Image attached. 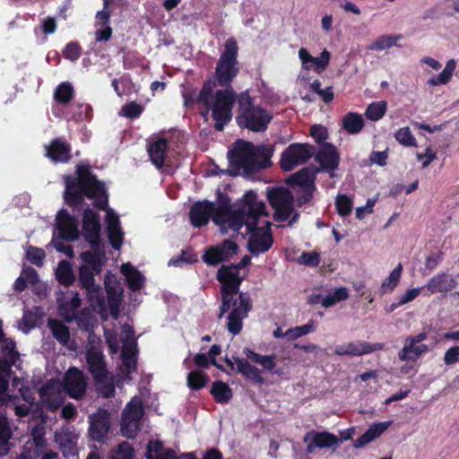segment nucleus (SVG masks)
Masks as SVG:
<instances>
[{"label": "nucleus", "instance_id": "obj_1", "mask_svg": "<svg viewBox=\"0 0 459 459\" xmlns=\"http://www.w3.org/2000/svg\"><path fill=\"white\" fill-rule=\"evenodd\" d=\"M104 255V253L99 248L82 253V264L80 267L79 281L82 287L86 290L91 306L100 315L101 318L107 320L108 316H111L117 320L119 316V306L123 293L120 282L114 274L106 275V299L100 286L94 281V275L100 273Z\"/></svg>", "mask_w": 459, "mask_h": 459}, {"label": "nucleus", "instance_id": "obj_2", "mask_svg": "<svg viewBox=\"0 0 459 459\" xmlns=\"http://www.w3.org/2000/svg\"><path fill=\"white\" fill-rule=\"evenodd\" d=\"M263 212L264 203L257 200V195L254 191H248L240 204L231 208L224 204L198 202L192 206L189 216L195 227L206 225L212 218L223 232H228L239 230L244 220L250 227L255 222V216Z\"/></svg>", "mask_w": 459, "mask_h": 459}, {"label": "nucleus", "instance_id": "obj_3", "mask_svg": "<svg viewBox=\"0 0 459 459\" xmlns=\"http://www.w3.org/2000/svg\"><path fill=\"white\" fill-rule=\"evenodd\" d=\"M247 272H240L239 266L223 265L217 273L221 283L222 304L220 307L219 317L229 312L227 319L228 331L236 335L243 327V320L247 316L252 305L249 298L244 293H238L239 285L246 277Z\"/></svg>", "mask_w": 459, "mask_h": 459}, {"label": "nucleus", "instance_id": "obj_4", "mask_svg": "<svg viewBox=\"0 0 459 459\" xmlns=\"http://www.w3.org/2000/svg\"><path fill=\"white\" fill-rule=\"evenodd\" d=\"M76 172V178L70 177L65 178V202L71 206L77 207L82 204L84 196H87L93 200L97 207L104 209L108 204L104 185L91 175L90 168L86 165H78Z\"/></svg>", "mask_w": 459, "mask_h": 459}, {"label": "nucleus", "instance_id": "obj_5", "mask_svg": "<svg viewBox=\"0 0 459 459\" xmlns=\"http://www.w3.org/2000/svg\"><path fill=\"white\" fill-rule=\"evenodd\" d=\"M243 352L247 359L226 358L225 361L231 368L236 367L243 377L253 383L259 385L264 383L263 372L275 375L281 374V369L277 368L276 354L263 355L247 348Z\"/></svg>", "mask_w": 459, "mask_h": 459}, {"label": "nucleus", "instance_id": "obj_6", "mask_svg": "<svg viewBox=\"0 0 459 459\" xmlns=\"http://www.w3.org/2000/svg\"><path fill=\"white\" fill-rule=\"evenodd\" d=\"M197 102L205 107V110L202 112L204 117L208 115L211 108L212 116L216 122L215 128L221 131L231 120L235 92L232 89H226L212 93L210 84H205L197 97Z\"/></svg>", "mask_w": 459, "mask_h": 459}, {"label": "nucleus", "instance_id": "obj_7", "mask_svg": "<svg viewBox=\"0 0 459 459\" xmlns=\"http://www.w3.org/2000/svg\"><path fill=\"white\" fill-rule=\"evenodd\" d=\"M85 358L88 370L98 385L99 393L106 398L112 396L115 392L114 379L108 375L100 340L92 334L89 335Z\"/></svg>", "mask_w": 459, "mask_h": 459}, {"label": "nucleus", "instance_id": "obj_8", "mask_svg": "<svg viewBox=\"0 0 459 459\" xmlns=\"http://www.w3.org/2000/svg\"><path fill=\"white\" fill-rule=\"evenodd\" d=\"M272 151L265 146H255L251 143L238 141L230 152V162L243 169L247 173L267 167Z\"/></svg>", "mask_w": 459, "mask_h": 459}, {"label": "nucleus", "instance_id": "obj_9", "mask_svg": "<svg viewBox=\"0 0 459 459\" xmlns=\"http://www.w3.org/2000/svg\"><path fill=\"white\" fill-rule=\"evenodd\" d=\"M121 337L117 338V333L113 330L105 329L106 342L108 345L110 353H117L122 349V361L125 370L126 371V378H131L130 375L136 368L135 359V339L131 326L125 324L120 327Z\"/></svg>", "mask_w": 459, "mask_h": 459}, {"label": "nucleus", "instance_id": "obj_10", "mask_svg": "<svg viewBox=\"0 0 459 459\" xmlns=\"http://www.w3.org/2000/svg\"><path fill=\"white\" fill-rule=\"evenodd\" d=\"M239 115L238 123L239 126H245L251 131H264L273 116L266 109L255 106L247 91L240 93L238 97Z\"/></svg>", "mask_w": 459, "mask_h": 459}, {"label": "nucleus", "instance_id": "obj_11", "mask_svg": "<svg viewBox=\"0 0 459 459\" xmlns=\"http://www.w3.org/2000/svg\"><path fill=\"white\" fill-rule=\"evenodd\" d=\"M267 199L273 209V218L277 221L288 219L289 226L298 221L299 213L294 210V198L290 190L283 186L268 188Z\"/></svg>", "mask_w": 459, "mask_h": 459}, {"label": "nucleus", "instance_id": "obj_12", "mask_svg": "<svg viewBox=\"0 0 459 459\" xmlns=\"http://www.w3.org/2000/svg\"><path fill=\"white\" fill-rule=\"evenodd\" d=\"M238 48L236 40L233 39H227L224 51L220 56L215 69L216 80L221 86L229 85L238 74Z\"/></svg>", "mask_w": 459, "mask_h": 459}, {"label": "nucleus", "instance_id": "obj_13", "mask_svg": "<svg viewBox=\"0 0 459 459\" xmlns=\"http://www.w3.org/2000/svg\"><path fill=\"white\" fill-rule=\"evenodd\" d=\"M266 216L267 212L265 210V204H264V212L255 216V219L254 220L255 222L250 227L247 226L246 220L243 221L241 225V228L244 225L246 226V234H250L248 240V249L255 255L269 250L273 242V236L270 232L271 223L269 221H265L263 227L255 228L259 220L262 217Z\"/></svg>", "mask_w": 459, "mask_h": 459}, {"label": "nucleus", "instance_id": "obj_14", "mask_svg": "<svg viewBox=\"0 0 459 459\" xmlns=\"http://www.w3.org/2000/svg\"><path fill=\"white\" fill-rule=\"evenodd\" d=\"M56 226L58 237L55 236L53 238V246L57 251L73 257V248L70 245L65 243L64 239L74 240L78 238L79 230L75 220L67 212L62 210L56 215Z\"/></svg>", "mask_w": 459, "mask_h": 459}, {"label": "nucleus", "instance_id": "obj_15", "mask_svg": "<svg viewBox=\"0 0 459 459\" xmlns=\"http://www.w3.org/2000/svg\"><path fill=\"white\" fill-rule=\"evenodd\" d=\"M143 414L142 400L137 396L133 397L123 411L121 431L124 436L134 437L136 435Z\"/></svg>", "mask_w": 459, "mask_h": 459}, {"label": "nucleus", "instance_id": "obj_16", "mask_svg": "<svg viewBox=\"0 0 459 459\" xmlns=\"http://www.w3.org/2000/svg\"><path fill=\"white\" fill-rule=\"evenodd\" d=\"M313 155V148L306 143H292L281 157V167L285 171H290L305 163Z\"/></svg>", "mask_w": 459, "mask_h": 459}, {"label": "nucleus", "instance_id": "obj_17", "mask_svg": "<svg viewBox=\"0 0 459 459\" xmlns=\"http://www.w3.org/2000/svg\"><path fill=\"white\" fill-rule=\"evenodd\" d=\"M65 390L63 384L56 379L46 382L39 390L42 403L50 411H56L64 403Z\"/></svg>", "mask_w": 459, "mask_h": 459}, {"label": "nucleus", "instance_id": "obj_18", "mask_svg": "<svg viewBox=\"0 0 459 459\" xmlns=\"http://www.w3.org/2000/svg\"><path fill=\"white\" fill-rule=\"evenodd\" d=\"M301 63V69L304 71H314L322 74L328 66L331 60V53L325 48L318 56H313L305 48H299L298 52Z\"/></svg>", "mask_w": 459, "mask_h": 459}, {"label": "nucleus", "instance_id": "obj_19", "mask_svg": "<svg viewBox=\"0 0 459 459\" xmlns=\"http://www.w3.org/2000/svg\"><path fill=\"white\" fill-rule=\"evenodd\" d=\"M63 386L66 394L74 399L83 396L87 382L82 371L76 368H69L64 377Z\"/></svg>", "mask_w": 459, "mask_h": 459}, {"label": "nucleus", "instance_id": "obj_20", "mask_svg": "<svg viewBox=\"0 0 459 459\" xmlns=\"http://www.w3.org/2000/svg\"><path fill=\"white\" fill-rule=\"evenodd\" d=\"M238 251V246L231 240H225L221 245L210 247L204 254V261L210 265L230 259Z\"/></svg>", "mask_w": 459, "mask_h": 459}, {"label": "nucleus", "instance_id": "obj_21", "mask_svg": "<svg viewBox=\"0 0 459 459\" xmlns=\"http://www.w3.org/2000/svg\"><path fill=\"white\" fill-rule=\"evenodd\" d=\"M304 442L307 444V452L311 454L316 448H327L337 445L339 438L327 431L311 430L305 435Z\"/></svg>", "mask_w": 459, "mask_h": 459}, {"label": "nucleus", "instance_id": "obj_22", "mask_svg": "<svg viewBox=\"0 0 459 459\" xmlns=\"http://www.w3.org/2000/svg\"><path fill=\"white\" fill-rule=\"evenodd\" d=\"M381 349L382 344L380 343L370 344L365 342H351L336 345L334 354L339 356H361Z\"/></svg>", "mask_w": 459, "mask_h": 459}, {"label": "nucleus", "instance_id": "obj_23", "mask_svg": "<svg viewBox=\"0 0 459 459\" xmlns=\"http://www.w3.org/2000/svg\"><path fill=\"white\" fill-rule=\"evenodd\" d=\"M58 314L66 322L74 320L76 309L81 306V299L77 292L68 291L58 299Z\"/></svg>", "mask_w": 459, "mask_h": 459}, {"label": "nucleus", "instance_id": "obj_24", "mask_svg": "<svg viewBox=\"0 0 459 459\" xmlns=\"http://www.w3.org/2000/svg\"><path fill=\"white\" fill-rule=\"evenodd\" d=\"M90 435L92 439L100 441L109 430V414L105 410H99L90 416Z\"/></svg>", "mask_w": 459, "mask_h": 459}, {"label": "nucleus", "instance_id": "obj_25", "mask_svg": "<svg viewBox=\"0 0 459 459\" xmlns=\"http://www.w3.org/2000/svg\"><path fill=\"white\" fill-rule=\"evenodd\" d=\"M100 230V224L98 215L91 210H86L83 215L82 233L92 247L99 243Z\"/></svg>", "mask_w": 459, "mask_h": 459}, {"label": "nucleus", "instance_id": "obj_26", "mask_svg": "<svg viewBox=\"0 0 459 459\" xmlns=\"http://www.w3.org/2000/svg\"><path fill=\"white\" fill-rule=\"evenodd\" d=\"M106 223L108 237L111 246L116 249H119L123 243L124 233L120 227L117 214L111 209H108L106 212Z\"/></svg>", "mask_w": 459, "mask_h": 459}, {"label": "nucleus", "instance_id": "obj_27", "mask_svg": "<svg viewBox=\"0 0 459 459\" xmlns=\"http://www.w3.org/2000/svg\"><path fill=\"white\" fill-rule=\"evenodd\" d=\"M46 156L54 162H65L71 157L70 146L61 139H56L45 146Z\"/></svg>", "mask_w": 459, "mask_h": 459}, {"label": "nucleus", "instance_id": "obj_28", "mask_svg": "<svg viewBox=\"0 0 459 459\" xmlns=\"http://www.w3.org/2000/svg\"><path fill=\"white\" fill-rule=\"evenodd\" d=\"M428 351V345L416 343L413 340L406 338L403 349L398 353V358L403 361L415 362L418 358Z\"/></svg>", "mask_w": 459, "mask_h": 459}, {"label": "nucleus", "instance_id": "obj_29", "mask_svg": "<svg viewBox=\"0 0 459 459\" xmlns=\"http://www.w3.org/2000/svg\"><path fill=\"white\" fill-rule=\"evenodd\" d=\"M148 152L152 163L158 168L165 164L168 152L167 141L162 138H152L150 141Z\"/></svg>", "mask_w": 459, "mask_h": 459}, {"label": "nucleus", "instance_id": "obj_30", "mask_svg": "<svg viewBox=\"0 0 459 459\" xmlns=\"http://www.w3.org/2000/svg\"><path fill=\"white\" fill-rule=\"evenodd\" d=\"M391 420L372 424L360 437L354 441L353 446L355 448H361L365 446L379 437L391 426Z\"/></svg>", "mask_w": 459, "mask_h": 459}, {"label": "nucleus", "instance_id": "obj_31", "mask_svg": "<svg viewBox=\"0 0 459 459\" xmlns=\"http://www.w3.org/2000/svg\"><path fill=\"white\" fill-rule=\"evenodd\" d=\"M455 281L452 275L446 273H439L432 277L423 287L433 294L437 292H447L454 290Z\"/></svg>", "mask_w": 459, "mask_h": 459}, {"label": "nucleus", "instance_id": "obj_32", "mask_svg": "<svg viewBox=\"0 0 459 459\" xmlns=\"http://www.w3.org/2000/svg\"><path fill=\"white\" fill-rule=\"evenodd\" d=\"M316 159L324 169L329 171L337 169L340 160L335 147L330 143H325L321 146Z\"/></svg>", "mask_w": 459, "mask_h": 459}, {"label": "nucleus", "instance_id": "obj_33", "mask_svg": "<svg viewBox=\"0 0 459 459\" xmlns=\"http://www.w3.org/2000/svg\"><path fill=\"white\" fill-rule=\"evenodd\" d=\"M121 273L125 275L131 290H139L144 286L145 277L131 264H123L121 265Z\"/></svg>", "mask_w": 459, "mask_h": 459}, {"label": "nucleus", "instance_id": "obj_34", "mask_svg": "<svg viewBox=\"0 0 459 459\" xmlns=\"http://www.w3.org/2000/svg\"><path fill=\"white\" fill-rule=\"evenodd\" d=\"M402 39L401 35L383 34L376 38L368 46V49L371 51L382 52L387 51L394 47L400 48L398 41Z\"/></svg>", "mask_w": 459, "mask_h": 459}, {"label": "nucleus", "instance_id": "obj_35", "mask_svg": "<svg viewBox=\"0 0 459 459\" xmlns=\"http://www.w3.org/2000/svg\"><path fill=\"white\" fill-rule=\"evenodd\" d=\"M55 438L62 448L71 449L76 445L79 434L72 427H63L56 431Z\"/></svg>", "mask_w": 459, "mask_h": 459}, {"label": "nucleus", "instance_id": "obj_36", "mask_svg": "<svg viewBox=\"0 0 459 459\" xmlns=\"http://www.w3.org/2000/svg\"><path fill=\"white\" fill-rule=\"evenodd\" d=\"M48 325L51 330L53 336L63 345L73 348L70 343V332L69 328L62 322L56 319H48Z\"/></svg>", "mask_w": 459, "mask_h": 459}, {"label": "nucleus", "instance_id": "obj_37", "mask_svg": "<svg viewBox=\"0 0 459 459\" xmlns=\"http://www.w3.org/2000/svg\"><path fill=\"white\" fill-rule=\"evenodd\" d=\"M423 287L408 289L404 293L399 295L396 300L385 307L386 314H391L398 307L413 301L420 295Z\"/></svg>", "mask_w": 459, "mask_h": 459}, {"label": "nucleus", "instance_id": "obj_38", "mask_svg": "<svg viewBox=\"0 0 459 459\" xmlns=\"http://www.w3.org/2000/svg\"><path fill=\"white\" fill-rule=\"evenodd\" d=\"M403 273V264H398L389 275L382 281L379 288L381 295L389 294L398 286Z\"/></svg>", "mask_w": 459, "mask_h": 459}, {"label": "nucleus", "instance_id": "obj_39", "mask_svg": "<svg viewBox=\"0 0 459 459\" xmlns=\"http://www.w3.org/2000/svg\"><path fill=\"white\" fill-rule=\"evenodd\" d=\"M342 126L351 134H359L364 127L363 117L358 113L349 112L342 117Z\"/></svg>", "mask_w": 459, "mask_h": 459}, {"label": "nucleus", "instance_id": "obj_40", "mask_svg": "<svg viewBox=\"0 0 459 459\" xmlns=\"http://www.w3.org/2000/svg\"><path fill=\"white\" fill-rule=\"evenodd\" d=\"M456 68V62L455 59H450L446 62L445 68L438 74L429 78L427 83L430 86H438L441 84L448 83Z\"/></svg>", "mask_w": 459, "mask_h": 459}, {"label": "nucleus", "instance_id": "obj_41", "mask_svg": "<svg viewBox=\"0 0 459 459\" xmlns=\"http://www.w3.org/2000/svg\"><path fill=\"white\" fill-rule=\"evenodd\" d=\"M148 459H177L171 449H164L160 441H152L147 449Z\"/></svg>", "mask_w": 459, "mask_h": 459}, {"label": "nucleus", "instance_id": "obj_42", "mask_svg": "<svg viewBox=\"0 0 459 459\" xmlns=\"http://www.w3.org/2000/svg\"><path fill=\"white\" fill-rule=\"evenodd\" d=\"M12 431L6 417L0 412V455H5L9 451V439Z\"/></svg>", "mask_w": 459, "mask_h": 459}, {"label": "nucleus", "instance_id": "obj_43", "mask_svg": "<svg viewBox=\"0 0 459 459\" xmlns=\"http://www.w3.org/2000/svg\"><path fill=\"white\" fill-rule=\"evenodd\" d=\"M56 275L57 281L66 286L71 285L75 280L70 263L65 260L58 264Z\"/></svg>", "mask_w": 459, "mask_h": 459}, {"label": "nucleus", "instance_id": "obj_44", "mask_svg": "<svg viewBox=\"0 0 459 459\" xmlns=\"http://www.w3.org/2000/svg\"><path fill=\"white\" fill-rule=\"evenodd\" d=\"M348 297L349 290L347 288H337L330 291L325 298L322 299L321 305L324 307H330L340 301L347 299Z\"/></svg>", "mask_w": 459, "mask_h": 459}, {"label": "nucleus", "instance_id": "obj_45", "mask_svg": "<svg viewBox=\"0 0 459 459\" xmlns=\"http://www.w3.org/2000/svg\"><path fill=\"white\" fill-rule=\"evenodd\" d=\"M216 402L224 403L229 402L232 394L229 385L223 382H214L211 390Z\"/></svg>", "mask_w": 459, "mask_h": 459}, {"label": "nucleus", "instance_id": "obj_46", "mask_svg": "<svg viewBox=\"0 0 459 459\" xmlns=\"http://www.w3.org/2000/svg\"><path fill=\"white\" fill-rule=\"evenodd\" d=\"M8 376L9 365L5 360L0 358V405L8 398V394H6L8 388Z\"/></svg>", "mask_w": 459, "mask_h": 459}, {"label": "nucleus", "instance_id": "obj_47", "mask_svg": "<svg viewBox=\"0 0 459 459\" xmlns=\"http://www.w3.org/2000/svg\"><path fill=\"white\" fill-rule=\"evenodd\" d=\"M316 325L314 322L306 325L289 328L287 330V341H295L302 336L314 333Z\"/></svg>", "mask_w": 459, "mask_h": 459}, {"label": "nucleus", "instance_id": "obj_48", "mask_svg": "<svg viewBox=\"0 0 459 459\" xmlns=\"http://www.w3.org/2000/svg\"><path fill=\"white\" fill-rule=\"evenodd\" d=\"M386 112V102L385 101H377L371 103L366 112V117L372 121L379 120L384 117Z\"/></svg>", "mask_w": 459, "mask_h": 459}, {"label": "nucleus", "instance_id": "obj_49", "mask_svg": "<svg viewBox=\"0 0 459 459\" xmlns=\"http://www.w3.org/2000/svg\"><path fill=\"white\" fill-rule=\"evenodd\" d=\"M208 382V377L200 370H193L187 376V385L191 389L198 390Z\"/></svg>", "mask_w": 459, "mask_h": 459}, {"label": "nucleus", "instance_id": "obj_50", "mask_svg": "<svg viewBox=\"0 0 459 459\" xmlns=\"http://www.w3.org/2000/svg\"><path fill=\"white\" fill-rule=\"evenodd\" d=\"M394 137L400 144L407 147H414L417 144L416 139L408 126L398 129Z\"/></svg>", "mask_w": 459, "mask_h": 459}, {"label": "nucleus", "instance_id": "obj_51", "mask_svg": "<svg viewBox=\"0 0 459 459\" xmlns=\"http://www.w3.org/2000/svg\"><path fill=\"white\" fill-rule=\"evenodd\" d=\"M197 260V255L191 250H184L182 253L175 257H172L168 264L169 266L181 267L186 264H192Z\"/></svg>", "mask_w": 459, "mask_h": 459}, {"label": "nucleus", "instance_id": "obj_52", "mask_svg": "<svg viewBox=\"0 0 459 459\" xmlns=\"http://www.w3.org/2000/svg\"><path fill=\"white\" fill-rule=\"evenodd\" d=\"M74 90L70 83L63 82L55 91V98L60 103H67L73 97Z\"/></svg>", "mask_w": 459, "mask_h": 459}, {"label": "nucleus", "instance_id": "obj_53", "mask_svg": "<svg viewBox=\"0 0 459 459\" xmlns=\"http://www.w3.org/2000/svg\"><path fill=\"white\" fill-rule=\"evenodd\" d=\"M143 108L141 105L137 104L134 101L126 104L119 111V115L128 117V118H136L138 117Z\"/></svg>", "mask_w": 459, "mask_h": 459}, {"label": "nucleus", "instance_id": "obj_54", "mask_svg": "<svg viewBox=\"0 0 459 459\" xmlns=\"http://www.w3.org/2000/svg\"><path fill=\"white\" fill-rule=\"evenodd\" d=\"M74 319L81 328H83L87 331L91 329L94 325V319L91 312L89 309H83L78 316H75Z\"/></svg>", "mask_w": 459, "mask_h": 459}, {"label": "nucleus", "instance_id": "obj_55", "mask_svg": "<svg viewBox=\"0 0 459 459\" xmlns=\"http://www.w3.org/2000/svg\"><path fill=\"white\" fill-rule=\"evenodd\" d=\"M335 205L339 214L346 216L351 212L352 202L346 195H342L337 196Z\"/></svg>", "mask_w": 459, "mask_h": 459}, {"label": "nucleus", "instance_id": "obj_56", "mask_svg": "<svg viewBox=\"0 0 459 459\" xmlns=\"http://www.w3.org/2000/svg\"><path fill=\"white\" fill-rule=\"evenodd\" d=\"M298 263L299 264H304L311 267H316L320 263L319 254L316 251L313 252H304L298 258Z\"/></svg>", "mask_w": 459, "mask_h": 459}, {"label": "nucleus", "instance_id": "obj_57", "mask_svg": "<svg viewBox=\"0 0 459 459\" xmlns=\"http://www.w3.org/2000/svg\"><path fill=\"white\" fill-rule=\"evenodd\" d=\"M111 459H134V449L128 443H122L111 455Z\"/></svg>", "mask_w": 459, "mask_h": 459}, {"label": "nucleus", "instance_id": "obj_58", "mask_svg": "<svg viewBox=\"0 0 459 459\" xmlns=\"http://www.w3.org/2000/svg\"><path fill=\"white\" fill-rule=\"evenodd\" d=\"M28 259L34 264L41 265L45 258V253L38 247H30L27 251Z\"/></svg>", "mask_w": 459, "mask_h": 459}, {"label": "nucleus", "instance_id": "obj_59", "mask_svg": "<svg viewBox=\"0 0 459 459\" xmlns=\"http://www.w3.org/2000/svg\"><path fill=\"white\" fill-rule=\"evenodd\" d=\"M416 157L421 162L422 169H425L437 158V154L431 148H427L424 153L417 152Z\"/></svg>", "mask_w": 459, "mask_h": 459}, {"label": "nucleus", "instance_id": "obj_60", "mask_svg": "<svg viewBox=\"0 0 459 459\" xmlns=\"http://www.w3.org/2000/svg\"><path fill=\"white\" fill-rule=\"evenodd\" d=\"M64 56L71 61H76L80 56V48L75 43H69L64 49Z\"/></svg>", "mask_w": 459, "mask_h": 459}, {"label": "nucleus", "instance_id": "obj_61", "mask_svg": "<svg viewBox=\"0 0 459 459\" xmlns=\"http://www.w3.org/2000/svg\"><path fill=\"white\" fill-rule=\"evenodd\" d=\"M456 361H459V345L448 349L444 356L446 365H453Z\"/></svg>", "mask_w": 459, "mask_h": 459}, {"label": "nucleus", "instance_id": "obj_62", "mask_svg": "<svg viewBox=\"0 0 459 459\" xmlns=\"http://www.w3.org/2000/svg\"><path fill=\"white\" fill-rule=\"evenodd\" d=\"M294 181L297 184L307 186L312 182V173L308 169H302L294 175Z\"/></svg>", "mask_w": 459, "mask_h": 459}, {"label": "nucleus", "instance_id": "obj_63", "mask_svg": "<svg viewBox=\"0 0 459 459\" xmlns=\"http://www.w3.org/2000/svg\"><path fill=\"white\" fill-rule=\"evenodd\" d=\"M36 325L35 316L30 312H24L22 323L20 325L21 329L27 333L30 328Z\"/></svg>", "mask_w": 459, "mask_h": 459}, {"label": "nucleus", "instance_id": "obj_64", "mask_svg": "<svg viewBox=\"0 0 459 459\" xmlns=\"http://www.w3.org/2000/svg\"><path fill=\"white\" fill-rule=\"evenodd\" d=\"M312 137L316 142H322L327 137V131L325 127L322 126H313L310 130Z\"/></svg>", "mask_w": 459, "mask_h": 459}]
</instances>
